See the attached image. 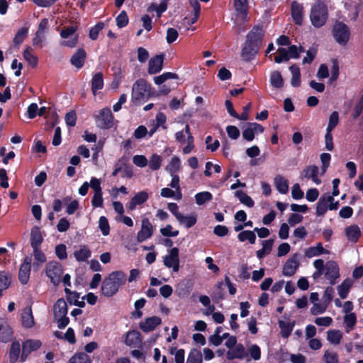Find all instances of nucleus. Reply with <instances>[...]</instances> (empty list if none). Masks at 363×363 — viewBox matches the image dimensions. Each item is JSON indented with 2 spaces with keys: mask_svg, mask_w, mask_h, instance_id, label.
Masks as SVG:
<instances>
[{
  "mask_svg": "<svg viewBox=\"0 0 363 363\" xmlns=\"http://www.w3.org/2000/svg\"><path fill=\"white\" fill-rule=\"evenodd\" d=\"M179 33L177 30L173 28H169L167 30V37L166 40L167 43L172 44L174 43L178 38Z\"/></svg>",
  "mask_w": 363,
  "mask_h": 363,
  "instance_id": "nucleus-61",
  "label": "nucleus"
},
{
  "mask_svg": "<svg viewBox=\"0 0 363 363\" xmlns=\"http://www.w3.org/2000/svg\"><path fill=\"white\" fill-rule=\"evenodd\" d=\"M329 251L324 249L321 242L317 243L315 247H310L306 250L305 255L307 257H313L320 255L328 254Z\"/></svg>",
  "mask_w": 363,
  "mask_h": 363,
  "instance_id": "nucleus-27",
  "label": "nucleus"
},
{
  "mask_svg": "<svg viewBox=\"0 0 363 363\" xmlns=\"http://www.w3.org/2000/svg\"><path fill=\"white\" fill-rule=\"evenodd\" d=\"M42 346V342L39 340L29 339L23 342L22 352L20 357V362H24L28 359V355L34 351L38 350Z\"/></svg>",
  "mask_w": 363,
  "mask_h": 363,
  "instance_id": "nucleus-8",
  "label": "nucleus"
},
{
  "mask_svg": "<svg viewBox=\"0 0 363 363\" xmlns=\"http://www.w3.org/2000/svg\"><path fill=\"white\" fill-rule=\"evenodd\" d=\"M32 257L26 256L20 266L18 279L21 284H26L29 280L31 269Z\"/></svg>",
  "mask_w": 363,
  "mask_h": 363,
  "instance_id": "nucleus-11",
  "label": "nucleus"
},
{
  "mask_svg": "<svg viewBox=\"0 0 363 363\" xmlns=\"http://www.w3.org/2000/svg\"><path fill=\"white\" fill-rule=\"evenodd\" d=\"M65 123L67 126L73 127L76 125L77 122V114L75 111H71L68 112L65 117Z\"/></svg>",
  "mask_w": 363,
  "mask_h": 363,
  "instance_id": "nucleus-58",
  "label": "nucleus"
},
{
  "mask_svg": "<svg viewBox=\"0 0 363 363\" xmlns=\"http://www.w3.org/2000/svg\"><path fill=\"white\" fill-rule=\"evenodd\" d=\"M339 123V113L337 111H333L329 117V121L326 130L333 131Z\"/></svg>",
  "mask_w": 363,
  "mask_h": 363,
  "instance_id": "nucleus-52",
  "label": "nucleus"
},
{
  "mask_svg": "<svg viewBox=\"0 0 363 363\" xmlns=\"http://www.w3.org/2000/svg\"><path fill=\"white\" fill-rule=\"evenodd\" d=\"M11 284V278L4 272L0 271V296H2V291L7 289Z\"/></svg>",
  "mask_w": 363,
  "mask_h": 363,
  "instance_id": "nucleus-44",
  "label": "nucleus"
},
{
  "mask_svg": "<svg viewBox=\"0 0 363 363\" xmlns=\"http://www.w3.org/2000/svg\"><path fill=\"white\" fill-rule=\"evenodd\" d=\"M328 18V10L327 5L322 2H315L310 11V20L311 24L317 28L323 26Z\"/></svg>",
  "mask_w": 363,
  "mask_h": 363,
  "instance_id": "nucleus-4",
  "label": "nucleus"
},
{
  "mask_svg": "<svg viewBox=\"0 0 363 363\" xmlns=\"http://www.w3.org/2000/svg\"><path fill=\"white\" fill-rule=\"evenodd\" d=\"M345 235L350 242L356 243L361 237V230L357 225H352L345 230Z\"/></svg>",
  "mask_w": 363,
  "mask_h": 363,
  "instance_id": "nucleus-21",
  "label": "nucleus"
},
{
  "mask_svg": "<svg viewBox=\"0 0 363 363\" xmlns=\"http://www.w3.org/2000/svg\"><path fill=\"white\" fill-rule=\"evenodd\" d=\"M114 116L108 107L100 110L99 115L95 116L96 125L100 129H110L113 125Z\"/></svg>",
  "mask_w": 363,
  "mask_h": 363,
  "instance_id": "nucleus-6",
  "label": "nucleus"
},
{
  "mask_svg": "<svg viewBox=\"0 0 363 363\" xmlns=\"http://www.w3.org/2000/svg\"><path fill=\"white\" fill-rule=\"evenodd\" d=\"M247 356L245 347L242 344L236 345L235 348L233 350H228L226 352V358L228 360H233L234 359H242Z\"/></svg>",
  "mask_w": 363,
  "mask_h": 363,
  "instance_id": "nucleus-23",
  "label": "nucleus"
},
{
  "mask_svg": "<svg viewBox=\"0 0 363 363\" xmlns=\"http://www.w3.org/2000/svg\"><path fill=\"white\" fill-rule=\"evenodd\" d=\"M21 345L18 341L12 342L9 350V360L11 363H16L20 357Z\"/></svg>",
  "mask_w": 363,
  "mask_h": 363,
  "instance_id": "nucleus-32",
  "label": "nucleus"
},
{
  "mask_svg": "<svg viewBox=\"0 0 363 363\" xmlns=\"http://www.w3.org/2000/svg\"><path fill=\"white\" fill-rule=\"evenodd\" d=\"M177 220L181 224H184L187 228H190L196 224L197 218L196 215L184 216L182 214Z\"/></svg>",
  "mask_w": 363,
  "mask_h": 363,
  "instance_id": "nucleus-39",
  "label": "nucleus"
},
{
  "mask_svg": "<svg viewBox=\"0 0 363 363\" xmlns=\"http://www.w3.org/2000/svg\"><path fill=\"white\" fill-rule=\"evenodd\" d=\"M28 33V28L26 27H22L16 33L13 42L15 45H20L26 38Z\"/></svg>",
  "mask_w": 363,
  "mask_h": 363,
  "instance_id": "nucleus-42",
  "label": "nucleus"
},
{
  "mask_svg": "<svg viewBox=\"0 0 363 363\" xmlns=\"http://www.w3.org/2000/svg\"><path fill=\"white\" fill-rule=\"evenodd\" d=\"M324 359L326 363H337L338 355L336 352H330L328 350L325 352Z\"/></svg>",
  "mask_w": 363,
  "mask_h": 363,
  "instance_id": "nucleus-63",
  "label": "nucleus"
},
{
  "mask_svg": "<svg viewBox=\"0 0 363 363\" xmlns=\"http://www.w3.org/2000/svg\"><path fill=\"white\" fill-rule=\"evenodd\" d=\"M32 50L30 47L26 48L23 52V56L27 62L34 68L38 65V58L32 53Z\"/></svg>",
  "mask_w": 363,
  "mask_h": 363,
  "instance_id": "nucleus-34",
  "label": "nucleus"
},
{
  "mask_svg": "<svg viewBox=\"0 0 363 363\" xmlns=\"http://www.w3.org/2000/svg\"><path fill=\"white\" fill-rule=\"evenodd\" d=\"M226 132L228 137L233 140L238 139L240 135L239 129L235 125H228L226 127Z\"/></svg>",
  "mask_w": 363,
  "mask_h": 363,
  "instance_id": "nucleus-60",
  "label": "nucleus"
},
{
  "mask_svg": "<svg viewBox=\"0 0 363 363\" xmlns=\"http://www.w3.org/2000/svg\"><path fill=\"white\" fill-rule=\"evenodd\" d=\"M154 228L148 218H145L142 220L141 229L138 233L137 240L142 242L150 238L153 234Z\"/></svg>",
  "mask_w": 363,
  "mask_h": 363,
  "instance_id": "nucleus-14",
  "label": "nucleus"
},
{
  "mask_svg": "<svg viewBox=\"0 0 363 363\" xmlns=\"http://www.w3.org/2000/svg\"><path fill=\"white\" fill-rule=\"evenodd\" d=\"M91 255V252L86 245H81L79 250L74 252V256L78 262H85Z\"/></svg>",
  "mask_w": 363,
  "mask_h": 363,
  "instance_id": "nucleus-29",
  "label": "nucleus"
},
{
  "mask_svg": "<svg viewBox=\"0 0 363 363\" xmlns=\"http://www.w3.org/2000/svg\"><path fill=\"white\" fill-rule=\"evenodd\" d=\"M33 256L35 261L39 263H45L47 260L46 256L40 247H33Z\"/></svg>",
  "mask_w": 363,
  "mask_h": 363,
  "instance_id": "nucleus-55",
  "label": "nucleus"
},
{
  "mask_svg": "<svg viewBox=\"0 0 363 363\" xmlns=\"http://www.w3.org/2000/svg\"><path fill=\"white\" fill-rule=\"evenodd\" d=\"M299 267L298 254L292 255L285 262L282 273L284 276L292 277Z\"/></svg>",
  "mask_w": 363,
  "mask_h": 363,
  "instance_id": "nucleus-12",
  "label": "nucleus"
},
{
  "mask_svg": "<svg viewBox=\"0 0 363 363\" xmlns=\"http://www.w3.org/2000/svg\"><path fill=\"white\" fill-rule=\"evenodd\" d=\"M179 249L172 247L169 255L164 257V264L167 268H172L173 271L177 272L179 269Z\"/></svg>",
  "mask_w": 363,
  "mask_h": 363,
  "instance_id": "nucleus-10",
  "label": "nucleus"
},
{
  "mask_svg": "<svg viewBox=\"0 0 363 363\" xmlns=\"http://www.w3.org/2000/svg\"><path fill=\"white\" fill-rule=\"evenodd\" d=\"M278 55L274 57V61L276 63H281L282 62H286L289 60V56L288 55V51L286 48H279Z\"/></svg>",
  "mask_w": 363,
  "mask_h": 363,
  "instance_id": "nucleus-54",
  "label": "nucleus"
},
{
  "mask_svg": "<svg viewBox=\"0 0 363 363\" xmlns=\"http://www.w3.org/2000/svg\"><path fill=\"white\" fill-rule=\"evenodd\" d=\"M68 363H91V359L86 352H77L69 359Z\"/></svg>",
  "mask_w": 363,
  "mask_h": 363,
  "instance_id": "nucleus-37",
  "label": "nucleus"
},
{
  "mask_svg": "<svg viewBox=\"0 0 363 363\" xmlns=\"http://www.w3.org/2000/svg\"><path fill=\"white\" fill-rule=\"evenodd\" d=\"M325 277L329 280L330 285H335L340 277L339 266L335 261H328L325 264Z\"/></svg>",
  "mask_w": 363,
  "mask_h": 363,
  "instance_id": "nucleus-9",
  "label": "nucleus"
},
{
  "mask_svg": "<svg viewBox=\"0 0 363 363\" xmlns=\"http://www.w3.org/2000/svg\"><path fill=\"white\" fill-rule=\"evenodd\" d=\"M180 167V160L178 157L174 156L172 157L169 164L167 166L166 169L170 173L171 175L174 174L179 171Z\"/></svg>",
  "mask_w": 363,
  "mask_h": 363,
  "instance_id": "nucleus-46",
  "label": "nucleus"
},
{
  "mask_svg": "<svg viewBox=\"0 0 363 363\" xmlns=\"http://www.w3.org/2000/svg\"><path fill=\"white\" fill-rule=\"evenodd\" d=\"M351 286L350 281L346 279L337 286L338 294L342 299H345L347 297Z\"/></svg>",
  "mask_w": 363,
  "mask_h": 363,
  "instance_id": "nucleus-40",
  "label": "nucleus"
},
{
  "mask_svg": "<svg viewBox=\"0 0 363 363\" xmlns=\"http://www.w3.org/2000/svg\"><path fill=\"white\" fill-rule=\"evenodd\" d=\"M213 199V195L209 191L199 192L195 195V200L196 204L201 206L206 202L210 201Z\"/></svg>",
  "mask_w": 363,
  "mask_h": 363,
  "instance_id": "nucleus-41",
  "label": "nucleus"
},
{
  "mask_svg": "<svg viewBox=\"0 0 363 363\" xmlns=\"http://www.w3.org/2000/svg\"><path fill=\"white\" fill-rule=\"evenodd\" d=\"M13 337V330L9 325H4L0 324V342H9L12 340Z\"/></svg>",
  "mask_w": 363,
  "mask_h": 363,
  "instance_id": "nucleus-31",
  "label": "nucleus"
},
{
  "mask_svg": "<svg viewBox=\"0 0 363 363\" xmlns=\"http://www.w3.org/2000/svg\"><path fill=\"white\" fill-rule=\"evenodd\" d=\"M202 354L197 349H192L187 358L186 363H201Z\"/></svg>",
  "mask_w": 363,
  "mask_h": 363,
  "instance_id": "nucleus-45",
  "label": "nucleus"
},
{
  "mask_svg": "<svg viewBox=\"0 0 363 363\" xmlns=\"http://www.w3.org/2000/svg\"><path fill=\"white\" fill-rule=\"evenodd\" d=\"M332 34L339 45L345 46L350 40V30L345 23L336 21L333 26Z\"/></svg>",
  "mask_w": 363,
  "mask_h": 363,
  "instance_id": "nucleus-5",
  "label": "nucleus"
},
{
  "mask_svg": "<svg viewBox=\"0 0 363 363\" xmlns=\"http://www.w3.org/2000/svg\"><path fill=\"white\" fill-rule=\"evenodd\" d=\"M343 322L347 328L350 330L353 329L357 323V316L355 313H350L349 314H345L343 317Z\"/></svg>",
  "mask_w": 363,
  "mask_h": 363,
  "instance_id": "nucleus-48",
  "label": "nucleus"
},
{
  "mask_svg": "<svg viewBox=\"0 0 363 363\" xmlns=\"http://www.w3.org/2000/svg\"><path fill=\"white\" fill-rule=\"evenodd\" d=\"M162 323V320L158 316H152L150 318H147L145 320V322H141L140 323V328L145 333H149L150 331L154 330L157 326L160 325Z\"/></svg>",
  "mask_w": 363,
  "mask_h": 363,
  "instance_id": "nucleus-19",
  "label": "nucleus"
},
{
  "mask_svg": "<svg viewBox=\"0 0 363 363\" xmlns=\"http://www.w3.org/2000/svg\"><path fill=\"white\" fill-rule=\"evenodd\" d=\"M86 52L84 48H79L70 58L72 65L79 69L84 65Z\"/></svg>",
  "mask_w": 363,
  "mask_h": 363,
  "instance_id": "nucleus-17",
  "label": "nucleus"
},
{
  "mask_svg": "<svg viewBox=\"0 0 363 363\" xmlns=\"http://www.w3.org/2000/svg\"><path fill=\"white\" fill-rule=\"evenodd\" d=\"M291 14L296 25L301 26L303 22L304 7L303 4L293 1L291 4Z\"/></svg>",
  "mask_w": 363,
  "mask_h": 363,
  "instance_id": "nucleus-13",
  "label": "nucleus"
},
{
  "mask_svg": "<svg viewBox=\"0 0 363 363\" xmlns=\"http://www.w3.org/2000/svg\"><path fill=\"white\" fill-rule=\"evenodd\" d=\"M116 26L119 28L125 27L128 23V17L125 11H122L116 18Z\"/></svg>",
  "mask_w": 363,
  "mask_h": 363,
  "instance_id": "nucleus-51",
  "label": "nucleus"
},
{
  "mask_svg": "<svg viewBox=\"0 0 363 363\" xmlns=\"http://www.w3.org/2000/svg\"><path fill=\"white\" fill-rule=\"evenodd\" d=\"M104 28L103 22L97 23L94 27L89 30V36L92 40H96L98 38L100 31Z\"/></svg>",
  "mask_w": 363,
  "mask_h": 363,
  "instance_id": "nucleus-49",
  "label": "nucleus"
},
{
  "mask_svg": "<svg viewBox=\"0 0 363 363\" xmlns=\"http://www.w3.org/2000/svg\"><path fill=\"white\" fill-rule=\"evenodd\" d=\"M164 54L156 55L150 58L148 63L147 72L150 74L159 73L163 68Z\"/></svg>",
  "mask_w": 363,
  "mask_h": 363,
  "instance_id": "nucleus-15",
  "label": "nucleus"
},
{
  "mask_svg": "<svg viewBox=\"0 0 363 363\" xmlns=\"http://www.w3.org/2000/svg\"><path fill=\"white\" fill-rule=\"evenodd\" d=\"M21 322L24 328H30L34 325L31 307H26L21 313Z\"/></svg>",
  "mask_w": 363,
  "mask_h": 363,
  "instance_id": "nucleus-24",
  "label": "nucleus"
},
{
  "mask_svg": "<svg viewBox=\"0 0 363 363\" xmlns=\"http://www.w3.org/2000/svg\"><path fill=\"white\" fill-rule=\"evenodd\" d=\"M56 256L60 259L64 260L67 257V247L64 244L57 245L55 247Z\"/></svg>",
  "mask_w": 363,
  "mask_h": 363,
  "instance_id": "nucleus-56",
  "label": "nucleus"
},
{
  "mask_svg": "<svg viewBox=\"0 0 363 363\" xmlns=\"http://www.w3.org/2000/svg\"><path fill=\"white\" fill-rule=\"evenodd\" d=\"M342 338V334L340 330H332L328 331V340L332 344L338 345Z\"/></svg>",
  "mask_w": 363,
  "mask_h": 363,
  "instance_id": "nucleus-47",
  "label": "nucleus"
},
{
  "mask_svg": "<svg viewBox=\"0 0 363 363\" xmlns=\"http://www.w3.org/2000/svg\"><path fill=\"white\" fill-rule=\"evenodd\" d=\"M264 35V31L260 26H253L248 32L241 50L244 61L250 62L255 59L262 45Z\"/></svg>",
  "mask_w": 363,
  "mask_h": 363,
  "instance_id": "nucleus-1",
  "label": "nucleus"
},
{
  "mask_svg": "<svg viewBox=\"0 0 363 363\" xmlns=\"http://www.w3.org/2000/svg\"><path fill=\"white\" fill-rule=\"evenodd\" d=\"M99 227L104 235L106 236L110 233V225L106 217L102 216L99 218Z\"/></svg>",
  "mask_w": 363,
  "mask_h": 363,
  "instance_id": "nucleus-50",
  "label": "nucleus"
},
{
  "mask_svg": "<svg viewBox=\"0 0 363 363\" xmlns=\"http://www.w3.org/2000/svg\"><path fill=\"white\" fill-rule=\"evenodd\" d=\"M270 83L272 86L279 89L284 86L283 77L279 71H274L270 75Z\"/></svg>",
  "mask_w": 363,
  "mask_h": 363,
  "instance_id": "nucleus-38",
  "label": "nucleus"
},
{
  "mask_svg": "<svg viewBox=\"0 0 363 363\" xmlns=\"http://www.w3.org/2000/svg\"><path fill=\"white\" fill-rule=\"evenodd\" d=\"M233 6L238 13L247 16L249 9L247 0H233Z\"/></svg>",
  "mask_w": 363,
  "mask_h": 363,
  "instance_id": "nucleus-33",
  "label": "nucleus"
},
{
  "mask_svg": "<svg viewBox=\"0 0 363 363\" xmlns=\"http://www.w3.org/2000/svg\"><path fill=\"white\" fill-rule=\"evenodd\" d=\"M122 166H123V169H122V174H121V177L123 178H128V179H130L133 177L134 175V173H133V167L130 165H128L126 162H122L121 163Z\"/></svg>",
  "mask_w": 363,
  "mask_h": 363,
  "instance_id": "nucleus-59",
  "label": "nucleus"
},
{
  "mask_svg": "<svg viewBox=\"0 0 363 363\" xmlns=\"http://www.w3.org/2000/svg\"><path fill=\"white\" fill-rule=\"evenodd\" d=\"M148 199V194L142 191L136 194L130 201L128 208L130 211L134 210L138 205H142Z\"/></svg>",
  "mask_w": 363,
  "mask_h": 363,
  "instance_id": "nucleus-22",
  "label": "nucleus"
},
{
  "mask_svg": "<svg viewBox=\"0 0 363 363\" xmlns=\"http://www.w3.org/2000/svg\"><path fill=\"white\" fill-rule=\"evenodd\" d=\"M63 274L62 265L57 262H50L45 267V274L50 279L54 286H58L60 282L61 276Z\"/></svg>",
  "mask_w": 363,
  "mask_h": 363,
  "instance_id": "nucleus-7",
  "label": "nucleus"
},
{
  "mask_svg": "<svg viewBox=\"0 0 363 363\" xmlns=\"http://www.w3.org/2000/svg\"><path fill=\"white\" fill-rule=\"evenodd\" d=\"M91 91L95 95L98 90H101L104 87V77L102 72L94 74L91 79Z\"/></svg>",
  "mask_w": 363,
  "mask_h": 363,
  "instance_id": "nucleus-30",
  "label": "nucleus"
},
{
  "mask_svg": "<svg viewBox=\"0 0 363 363\" xmlns=\"http://www.w3.org/2000/svg\"><path fill=\"white\" fill-rule=\"evenodd\" d=\"M279 326L281 329V334L282 337L288 338L293 330V325H291L290 323H286L283 320L279 321Z\"/></svg>",
  "mask_w": 363,
  "mask_h": 363,
  "instance_id": "nucleus-43",
  "label": "nucleus"
},
{
  "mask_svg": "<svg viewBox=\"0 0 363 363\" xmlns=\"http://www.w3.org/2000/svg\"><path fill=\"white\" fill-rule=\"evenodd\" d=\"M133 162L139 167H145L147 164V160L144 155H135L133 157Z\"/></svg>",
  "mask_w": 363,
  "mask_h": 363,
  "instance_id": "nucleus-64",
  "label": "nucleus"
},
{
  "mask_svg": "<svg viewBox=\"0 0 363 363\" xmlns=\"http://www.w3.org/2000/svg\"><path fill=\"white\" fill-rule=\"evenodd\" d=\"M327 304L315 303L311 308V313L313 315L323 313L327 308Z\"/></svg>",
  "mask_w": 363,
  "mask_h": 363,
  "instance_id": "nucleus-57",
  "label": "nucleus"
},
{
  "mask_svg": "<svg viewBox=\"0 0 363 363\" xmlns=\"http://www.w3.org/2000/svg\"><path fill=\"white\" fill-rule=\"evenodd\" d=\"M151 86L143 79H138L133 84L131 92V102L135 106H141L146 102L150 96Z\"/></svg>",
  "mask_w": 363,
  "mask_h": 363,
  "instance_id": "nucleus-3",
  "label": "nucleus"
},
{
  "mask_svg": "<svg viewBox=\"0 0 363 363\" xmlns=\"http://www.w3.org/2000/svg\"><path fill=\"white\" fill-rule=\"evenodd\" d=\"M334 201L333 196L327 194H323L316 204V215L323 216L328 209V204L329 201Z\"/></svg>",
  "mask_w": 363,
  "mask_h": 363,
  "instance_id": "nucleus-18",
  "label": "nucleus"
},
{
  "mask_svg": "<svg viewBox=\"0 0 363 363\" xmlns=\"http://www.w3.org/2000/svg\"><path fill=\"white\" fill-rule=\"evenodd\" d=\"M238 239L240 242L248 240L250 244L253 245L256 242V235L254 230H242L238 235Z\"/></svg>",
  "mask_w": 363,
  "mask_h": 363,
  "instance_id": "nucleus-35",
  "label": "nucleus"
},
{
  "mask_svg": "<svg viewBox=\"0 0 363 363\" xmlns=\"http://www.w3.org/2000/svg\"><path fill=\"white\" fill-rule=\"evenodd\" d=\"M54 316L57 318L58 316H65L67 314L68 308L65 301L63 298H59L54 304Z\"/></svg>",
  "mask_w": 363,
  "mask_h": 363,
  "instance_id": "nucleus-26",
  "label": "nucleus"
},
{
  "mask_svg": "<svg viewBox=\"0 0 363 363\" xmlns=\"http://www.w3.org/2000/svg\"><path fill=\"white\" fill-rule=\"evenodd\" d=\"M274 185L277 191L281 194H286L289 191V182L281 175L274 177Z\"/></svg>",
  "mask_w": 363,
  "mask_h": 363,
  "instance_id": "nucleus-28",
  "label": "nucleus"
},
{
  "mask_svg": "<svg viewBox=\"0 0 363 363\" xmlns=\"http://www.w3.org/2000/svg\"><path fill=\"white\" fill-rule=\"evenodd\" d=\"M141 334L138 330H130L126 333L125 344L130 347H141Z\"/></svg>",
  "mask_w": 363,
  "mask_h": 363,
  "instance_id": "nucleus-16",
  "label": "nucleus"
},
{
  "mask_svg": "<svg viewBox=\"0 0 363 363\" xmlns=\"http://www.w3.org/2000/svg\"><path fill=\"white\" fill-rule=\"evenodd\" d=\"M235 195L237 198L239 199L240 201L247 206V207L252 208L255 205V202L253 199L248 196L246 193L242 191V190L236 191Z\"/></svg>",
  "mask_w": 363,
  "mask_h": 363,
  "instance_id": "nucleus-36",
  "label": "nucleus"
},
{
  "mask_svg": "<svg viewBox=\"0 0 363 363\" xmlns=\"http://www.w3.org/2000/svg\"><path fill=\"white\" fill-rule=\"evenodd\" d=\"M162 164V158L160 155L157 154H153L150 160L149 167L150 168L155 171L157 170L160 168Z\"/></svg>",
  "mask_w": 363,
  "mask_h": 363,
  "instance_id": "nucleus-53",
  "label": "nucleus"
},
{
  "mask_svg": "<svg viewBox=\"0 0 363 363\" xmlns=\"http://www.w3.org/2000/svg\"><path fill=\"white\" fill-rule=\"evenodd\" d=\"M303 176L307 179H311L316 184H321V180L318 177V167L315 165H309L303 171Z\"/></svg>",
  "mask_w": 363,
  "mask_h": 363,
  "instance_id": "nucleus-25",
  "label": "nucleus"
},
{
  "mask_svg": "<svg viewBox=\"0 0 363 363\" xmlns=\"http://www.w3.org/2000/svg\"><path fill=\"white\" fill-rule=\"evenodd\" d=\"M291 196L294 199L298 200L303 198L304 193L301 189L300 185L297 183L292 186Z\"/></svg>",
  "mask_w": 363,
  "mask_h": 363,
  "instance_id": "nucleus-62",
  "label": "nucleus"
},
{
  "mask_svg": "<svg viewBox=\"0 0 363 363\" xmlns=\"http://www.w3.org/2000/svg\"><path fill=\"white\" fill-rule=\"evenodd\" d=\"M43 242V237L40 228L38 226H34L30 231V245L31 247H40Z\"/></svg>",
  "mask_w": 363,
  "mask_h": 363,
  "instance_id": "nucleus-20",
  "label": "nucleus"
},
{
  "mask_svg": "<svg viewBox=\"0 0 363 363\" xmlns=\"http://www.w3.org/2000/svg\"><path fill=\"white\" fill-rule=\"evenodd\" d=\"M126 274L122 271H114L108 274L102 281L101 291L106 297H112L119 288L126 282Z\"/></svg>",
  "mask_w": 363,
  "mask_h": 363,
  "instance_id": "nucleus-2",
  "label": "nucleus"
}]
</instances>
